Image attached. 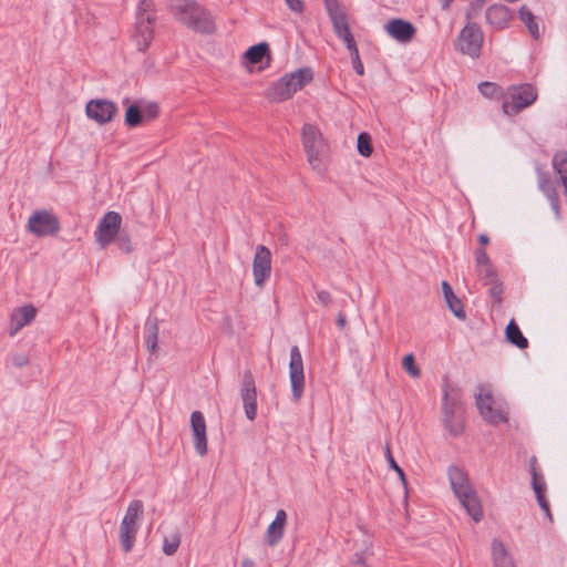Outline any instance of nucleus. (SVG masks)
Wrapping results in <instances>:
<instances>
[{
  "instance_id": "nucleus-1",
  "label": "nucleus",
  "mask_w": 567,
  "mask_h": 567,
  "mask_svg": "<svg viewBox=\"0 0 567 567\" xmlns=\"http://www.w3.org/2000/svg\"><path fill=\"white\" fill-rule=\"evenodd\" d=\"M449 480L455 496L467 514L475 522H480L483 517V508L475 489L470 484L467 473L456 465H451L449 467Z\"/></svg>"
},
{
  "instance_id": "nucleus-2",
  "label": "nucleus",
  "mask_w": 567,
  "mask_h": 567,
  "mask_svg": "<svg viewBox=\"0 0 567 567\" xmlns=\"http://www.w3.org/2000/svg\"><path fill=\"white\" fill-rule=\"evenodd\" d=\"M175 17L195 32L213 34L216 31L210 12L194 0H182L179 4L175 6Z\"/></svg>"
},
{
  "instance_id": "nucleus-3",
  "label": "nucleus",
  "mask_w": 567,
  "mask_h": 567,
  "mask_svg": "<svg viewBox=\"0 0 567 567\" xmlns=\"http://www.w3.org/2000/svg\"><path fill=\"white\" fill-rule=\"evenodd\" d=\"M156 10L153 0H140L135 13V23L132 39L138 51H146L154 37Z\"/></svg>"
},
{
  "instance_id": "nucleus-4",
  "label": "nucleus",
  "mask_w": 567,
  "mask_h": 567,
  "mask_svg": "<svg viewBox=\"0 0 567 567\" xmlns=\"http://www.w3.org/2000/svg\"><path fill=\"white\" fill-rule=\"evenodd\" d=\"M313 79V72L310 68H301L295 72L282 75L272 83L267 92V97L275 102H284L303 89Z\"/></svg>"
},
{
  "instance_id": "nucleus-5",
  "label": "nucleus",
  "mask_w": 567,
  "mask_h": 567,
  "mask_svg": "<svg viewBox=\"0 0 567 567\" xmlns=\"http://www.w3.org/2000/svg\"><path fill=\"white\" fill-rule=\"evenodd\" d=\"M458 389H450L447 383L443 385V424L453 436H458L464 431V408Z\"/></svg>"
},
{
  "instance_id": "nucleus-6",
  "label": "nucleus",
  "mask_w": 567,
  "mask_h": 567,
  "mask_svg": "<svg viewBox=\"0 0 567 567\" xmlns=\"http://www.w3.org/2000/svg\"><path fill=\"white\" fill-rule=\"evenodd\" d=\"M537 97V89L530 83L511 85L505 93L502 105L503 112L507 115H516L534 104Z\"/></svg>"
},
{
  "instance_id": "nucleus-7",
  "label": "nucleus",
  "mask_w": 567,
  "mask_h": 567,
  "mask_svg": "<svg viewBox=\"0 0 567 567\" xmlns=\"http://www.w3.org/2000/svg\"><path fill=\"white\" fill-rule=\"evenodd\" d=\"M144 505L140 499L132 501L120 525V543L124 553H130L135 544L140 528V519L143 516Z\"/></svg>"
},
{
  "instance_id": "nucleus-8",
  "label": "nucleus",
  "mask_w": 567,
  "mask_h": 567,
  "mask_svg": "<svg viewBox=\"0 0 567 567\" xmlns=\"http://www.w3.org/2000/svg\"><path fill=\"white\" fill-rule=\"evenodd\" d=\"M484 39V32L478 23H465L456 38L455 47L461 53L477 59L482 53Z\"/></svg>"
},
{
  "instance_id": "nucleus-9",
  "label": "nucleus",
  "mask_w": 567,
  "mask_h": 567,
  "mask_svg": "<svg viewBox=\"0 0 567 567\" xmlns=\"http://www.w3.org/2000/svg\"><path fill=\"white\" fill-rule=\"evenodd\" d=\"M302 144L312 168L321 166V154L324 150V141L320 130L312 124L306 123L302 127Z\"/></svg>"
},
{
  "instance_id": "nucleus-10",
  "label": "nucleus",
  "mask_w": 567,
  "mask_h": 567,
  "mask_svg": "<svg viewBox=\"0 0 567 567\" xmlns=\"http://www.w3.org/2000/svg\"><path fill=\"white\" fill-rule=\"evenodd\" d=\"M28 231L37 237L54 236L60 229L59 218L47 209H40L32 213L28 219Z\"/></svg>"
},
{
  "instance_id": "nucleus-11",
  "label": "nucleus",
  "mask_w": 567,
  "mask_h": 567,
  "mask_svg": "<svg viewBox=\"0 0 567 567\" xmlns=\"http://www.w3.org/2000/svg\"><path fill=\"white\" fill-rule=\"evenodd\" d=\"M289 379L292 400L299 402L305 392V372L303 360L298 346H292L290 349Z\"/></svg>"
},
{
  "instance_id": "nucleus-12",
  "label": "nucleus",
  "mask_w": 567,
  "mask_h": 567,
  "mask_svg": "<svg viewBox=\"0 0 567 567\" xmlns=\"http://www.w3.org/2000/svg\"><path fill=\"white\" fill-rule=\"evenodd\" d=\"M122 216L117 212H107L100 220L95 237L97 244L105 248L112 244L120 234Z\"/></svg>"
},
{
  "instance_id": "nucleus-13",
  "label": "nucleus",
  "mask_w": 567,
  "mask_h": 567,
  "mask_svg": "<svg viewBox=\"0 0 567 567\" xmlns=\"http://www.w3.org/2000/svg\"><path fill=\"white\" fill-rule=\"evenodd\" d=\"M252 276L255 285L262 289L271 276V251L264 245L256 247L252 260Z\"/></svg>"
},
{
  "instance_id": "nucleus-14",
  "label": "nucleus",
  "mask_w": 567,
  "mask_h": 567,
  "mask_svg": "<svg viewBox=\"0 0 567 567\" xmlns=\"http://www.w3.org/2000/svg\"><path fill=\"white\" fill-rule=\"evenodd\" d=\"M118 111L117 105L106 99H95L86 103L85 113L86 116L99 125L110 123Z\"/></svg>"
},
{
  "instance_id": "nucleus-15",
  "label": "nucleus",
  "mask_w": 567,
  "mask_h": 567,
  "mask_svg": "<svg viewBox=\"0 0 567 567\" xmlns=\"http://www.w3.org/2000/svg\"><path fill=\"white\" fill-rule=\"evenodd\" d=\"M240 398L243 400L245 415L249 421L257 417V389L254 375L250 370H246L243 374Z\"/></svg>"
},
{
  "instance_id": "nucleus-16",
  "label": "nucleus",
  "mask_w": 567,
  "mask_h": 567,
  "mask_svg": "<svg viewBox=\"0 0 567 567\" xmlns=\"http://www.w3.org/2000/svg\"><path fill=\"white\" fill-rule=\"evenodd\" d=\"M537 184L539 190L544 194L550 204V207L555 214L556 219L561 218L560 212V199L557 192V183L553 179L549 172L543 171L539 167L536 169Z\"/></svg>"
},
{
  "instance_id": "nucleus-17",
  "label": "nucleus",
  "mask_w": 567,
  "mask_h": 567,
  "mask_svg": "<svg viewBox=\"0 0 567 567\" xmlns=\"http://www.w3.org/2000/svg\"><path fill=\"white\" fill-rule=\"evenodd\" d=\"M475 401L482 417L487 423L496 425L508 421V413L506 411L493 406L494 400L491 393H477Z\"/></svg>"
},
{
  "instance_id": "nucleus-18",
  "label": "nucleus",
  "mask_w": 567,
  "mask_h": 567,
  "mask_svg": "<svg viewBox=\"0 0 567 567\" xmlns=\"http://www.w3.org/2000/svg\"><path fill=\"white\" fill-rule=\"evenodd\" d=\"M190 427L194 437V447L198 455L207 454V429L204 414L200 411H194L190 414Z\"/></svg>"
},
{
  "instance_id": "nucleus-19",
  "label": "nucleus",
  "mask_w": 567,
  "mask_h": 567,
  "mask_svg": "<svg viewBox=\"0 0 567 567\" xmlns=\"http://www.w3.org/2000/svg\"><path fill=\"white\" fill-rule=\"evenodd\" d=\"M384 30L400 43H409L415 37L416 28L408 20L393 18L386 22Z\"/></svg>"
},
{
  "instance_id": "nucleus-20",
  "label": "nucleus",
  "mask_w": 567,
  "mask_h": 567,
  "mask_svg": "<svg viewBox=\"0 0 567 567\" xmlns=\"http://www.w3.org/2000/svg\"><path fill=\"white\" fill-rule=\"evenodd\" d=\"M514 18L512 10L499 3L489 6L485 11L486 22L494 30H503L508 27V23Z\"/></svg>"
},
{
  "instance_id": "nucleus-21",
  "label": "nucleus",
  "mask_w": 567,
  "mask_h": 567,
  "mask_svg": "<svg viewBox=\"0 0 567 567\" xmlns=\"http://www.w3.org/2000/svg\"><path fill=\"white\" fill-rule=\"evenodd\" d=\"M287 522V514L284 509H279L276 513L275 519L267 528V544L269 546H276L284 536L285 525Z\"/></svg>"
},
{
  "instance_id": "nucleus-22",
  "label": "nucleus",
  "mask_w": 567,
  "mask_h": 567,
  "mask_svg": "<svg viewBox=\"0 0 567 567\" xmlns=\"http://www.w3.org/2000/svg\"><path fill=\"white\" fill-rule=\"evenodd\" d=\"M442 290L449 309L457 319L465 320L466 312L464 310V306L460 298L454 293L451 285L447 281L442 282Z\"/></svg>"
},
{
  "instance_id": "nucleus-23",
  "label": "nucleus",
  "mask_w": 567,
  "mask_h": 567,
  "mask_svg": "<svg viewBox=\"0 0 567 567\" xmlns=\"http://www.w3.org/2000/svg\"><path fill=\"white\" fill-rule=\"evenodd\" d=\"M37 316V309L32 305L22 306L11 315V323L14 332L29 324Z\"/></svg>"
},
{
  "instance_id": "nucleus-24",
  "label": "nucleus",
  "mask_w": 567,
  "mask_h": 567,
  "mask_svg": "<svg viewBox=\"0 0 567 567\" xmlns=\"http://www.w3.org/2000/svg\"><path fill=\"white\" fill-rule=\"evenodd\" d=\"M158 341V319L148 317L144 324V342L146 348L154 353Z\"/></svg>"
},
{
  "instance_id": "nucleus-25",
  "label": "nucleus",
  "mask_w": 567,
  "mask_h": 567,
  "mask_svg": "<svg viewBox=\"0 0 567 567\" xmlns=\"http://www.w3.org/2000/svg\"><path fill=\"white\" fill-rule=\"evenodd\" d=\"M494 567H515L512 557L508 555L505 545L497 539L492 543Z\"/></svg>"
},
{
  "instance_id": "nucleus-26",
  "label": "nucleus",
  "mask_w": 567,
  "mask_h": 567,
  "mask_svg": "<svg viewBox=\"0 0 567 567\" xmlns=\"http://www.w3.org/2000/svg\"><path fill=\"white\" fill-rule=\"evenodd\" d=\"M506 340L518 349H526L528 340L522 333L518 324L514 319H511L505 329Z\"/></svg>"
},
{
  "instance_id": "nucleus-27",
  "label": "nucleus",
  "mask_w": 567,
  "mask_h": 567,
  "mask_svg": "<svg viewBox=\"0 0 567 567\" xmlns=\"http://www.w3.org/2000/svg\"><path fill=\"white\" fill-rule=\"evenodd\" d=\"M269 45L266 42H261L255 45H251L246 52H245V59L250 64H258L260 63L265 58H269Z\"/></svg>"
},
{
  "instance_id": "nucleus-28",
  "label": "nucleus",
  "mask_w": 567,
  "mask_h": 567,
  "mask_svg": "<svg viewBox=\"0 0 567 567\" xmlns=\"http://www.w3.org/2000/svg\"><path fill=\"white\" fill-rule=\"evenodd\" d=\"M519 18L523 21V23L526 25L528 32L534 39H539L540 32L539 27L536 21V17L533 14V12L526 7L523 6L519 9Z\"/></svg>"
},
{
  "instance_id": "nucleus-29",
  "label": "nucleus",
  "mask_w": 567,
  "mask_h": 567,
  "mask_svg": "<svg viewBox=\"0 0 567 567\" xmlns=\"http://www.w3.org/2000/svg\"><path fill=\"white\" fill-rule=\"evenodd\" d=\"M144 122L143 110L137 103L131 104L125 111L124 123L127 127H136Z\"/></svg>"
},
{
  "instance_id": "nucleus-30",
  "label": "nucleus",
  "mask_w": 567,
  "mask_h": 567,
  "mask_svg": "<svg viewBox=\"0 0 567 567\" xmlns=\"http://www.w3.org/2000/svg\"><path fill=\"white\" fill-rule=\"evenodd\" d=\"M478 91L483 96L488 97V99H495V100L502 99L504 101V97H505V93H504L502 86H499L497 83H494V82L485 81V82L480 83Z\"/></svg>"
},
{
  "instance_id": "nucleus-31",
  "label": "nucleus",
  "mask_w": 567,
  "mask_h": 567,
  "mask_svg": "<svg viewBox=\"0 0 567 567\" xmlns=\"http://www.w3.org/2000/svg\"><path fill=\"white\" fill-rule=\"evenodd\" d=\"M551 165L559 181L567 176V151H557L553 156Z\"/></svg>"
},
{
  "instance_id": "nucleus-32",
  "label": "nucleus",
  "mask_w": 567,
  "mask_h": 567,
  "mask_svg": "<svg viewBox=\"0 0 567 567\" xmlns=\"http://www.w3.org/2000/svg\"><path fill=\"white\" fill-rule=\"evenodd\" d=\"M358 152L363 157H369L373 153L372 140L369 133L361 132L358 135L357 143Z\"/></svg>"
},
{
  "instance_id": "nucleus-33",
  "label": "nucleus",
  "mask_w": 567,
  "mask_h": 567,
  "mask_svg": "<svg viewBox=\"0 0 567 567\" xmlns=\"http://www.w3.org/2000/svg\"><path fill=\"white\" fill-rule=\"evenodd\" d=\"M181 545V536L173 534L169 537L165 536L163 539V551L167 556L174 555Z\"/></svg>"
},
{
  "instance_id": "nucleus-34",
  "label": "nucleus",
  "mask_w": 567,
  "mask_h": 567,
  "mask_svg": "<svg viewBox=\"0 0 567 567\" xmlns=\"http://www.w3.org/2000/svg\"><path fill=\"white\" fill-rule=\"evenodd\" d=\"M333 25L334 33L346 32L349 29L348 18L344 11L329 16Z\"/></svg>"
},
{
  "instance_id": "nucleus-35",
  "label": "nucleus",
  "mask_w": 567,
  "mask_h": 567,
  "mask_svg": "<svg viewBox=\"0 0 567 567\" xmlns=\"http://www.w3.org/2000/svg\"><path fill=\"white\" fill-rule=\"evenodd\" d=\"M476 271L484 285L498 279L493 264L478 267Z\"/></svg>"
},
{
  "instance_id": "nucleus-36",
  "label": "nucleus",
  "mask_w": 567,
  "mask_h": 567,
  "mask_svg": "<svg viewBox=\"0 0 567 567\" xmlns=\"http://www.w3.org/2000/svg\"><path fill=\"white\" fill-rule=\"evenodd\" d=\"M402 367L413 378H417L421 374L420 368L415 364V358L413 353L404 355L402 360Z\"/></svg>"
},
{
  "instance_id": "nucleus-37",
  "label": "nucleus",
  "mask_w": 567,
  "mask_h": 567,
  "mask_svg": "<svg viewBox=\"0 0 567 567\" xmlns=\"http://www.w3.org/2000/svg\"><path fill=\"white\" fill-rule=\"evenodd\" d=\"M485 286H488V293L489 296L497 302L502 303L503 301V293H504V287L499 279H496L492 282L486 284Z\"/></svg>"
},
{
  "instance_id": "nucleus-38",
  "label": "nucleus",
  "mask_w": 567,
  "mask_h": 567,
  "mask_svg": "<svg viewBox=\"0 0 567 567\" xmlns=\"http://www.w3.org/2000/svg\"><path fill=\"white\" fill-rule=\"evenodd\" d=\"M483 7V4L476 2L475 0H471L470 4L465 10L466 23L475 22L474 20L480 16Z\"/></svg>"
},
{
  "instance_id": "nucleus-39",
  "label": "nucleus",
  "mask_w": 567,
  "mask_h": 567,
  "mask_svg": "<svg viewBox=\"0 0 567 567\" xmlns=\"http://www.w3.org/2000/svg\"><path fill=\"white\" fill-rule=\"evenodd\" d=\"M385 457H386V461H388L390 467L398 473L401 482L405 486L406 485L405 474H404L403 470L396 464L394 457L392 456V453H391V450H390L389 445H386V447H385Z\"/></svg>"
},
{
  "instance_id": "nucleus-40",
  "label": "nucleus",
  "mask_w": 567,
  "mask_h": 567,
  "mask_svg": "<svg viewBox=\"0 0 567 567\" xmlns=\"http://www.w3.org/2000/svg\"><path fill=\"white\" fill-rule=\"evenodd\" d=\"M116 244L118 246V248L125 252V254H130L132 251V245H131V239H130V236L125 233H120L117 236H116Z\"/></svg>"
},
{
  "instance_id": "nucleus-41",
  "label": "nucleus",
  "mask_w": 567,
  "mask_h": 567,
  "mask_svg": "<svg viewBox=\"0 0 567 567\" xmlns=\"http://www.w3.org/2000/svg\"><path fill=\"white\" fill-rule=\"evenodd\" d=\"M474 257H475L476 268L492 264V261L484 248H477L474 251Z\"/></svg>"
},
{
  "instance_id": "nucleus-42",
  "label": "nucleus",
  "mask_w": 567,
  "mask_h": 567,
  "mask_svg": "<svg viewBox=\"0 0 567 567\" xmlns=\"http://www.w3.org/2000/svg\"><path fill=\"white\" fill-rule=\"evenodd\" d=\"M159 107L156 103H148L143 110L144 120L151 121L157 117Z\"/></svg>"
},
{
  "instance_id": "nucleus-43",
  "label": "nucleus",
  "mask_w": 567,
  "mask_h": 567,
  "mask_svg": "<svg viewBox=\"0 0 567 567\" xmlns=\"http://www.w3.org/2000/svg\"><path fill=\"white\" fill-rule=\"evenodd\" d=\"M532 486L536 496L545 495L546 483L544 482L543 476L532 478Z\"/></svg>"
},
{
  "instance_id": "nucleus-44",
  "label": "nucleus",
  "mask_w": 567,
  "mask_h": 567,
  "mask_svg": "<svg viewBox=\"0 0 567 567\" xmlns=\"http://www.w3.org/2000/svg\"><path fill=\"white\" fill-rule=\"evenodd\" d=\"M12 365L16 368H23L29 364L30 359L29 355L25 353H16L11 357Z\"/></svg>"
},
{
  "instance_id": "nucleus-45",
  "label": "nucleus",
  "mask_w": 567,
  "mask_h": 567,
  "mask_svg": "<svg viewBox=\"0 0 567 567\" xmlns=\"http://www.w3.org/2000/svg\"><path fill=\"white\" fill-rule=\"evenodd\" d=\"M323 1H324V6H326V9H327V12L329 16H332V14L343 11L339 0H323Z\"/></svg>"
},
{
  "instance_id": "nucleus-46",
  "label": "nucleus",
  "mask_w": 567,
  "mask_h": 567,
  "mask_svg": "<svg viewBox=\"0 0 567 567\" xmlns=\"http://www.w3.org/2000/svg\"><path fill=\"white\" fill-rule=\"evenodd\" d=\"M337 37L340 38L346 43L347 48L357 44L355 40L350 31V28L347 29L346 32L343 31L341 33H337Z\"/></svg>"
},
{
  "instance_id": "nucleus-47",
  "label": "nucleus",
  "mask_w": 567,
  "mask_h": 567,
  "mask_svg": "<svg viewBox=\"0 0 567 567\" xmlns=\"http://www.w3.org/2000/svg\"><path fill=\"white\" fill-rule=\"evenodd\" d=\"M317 300L320 302L323 307H328L332 302V296L327 290H319L317 292Z\"/></svg>"
},
{
  "instance_id": "nucleus-48",
  "label": "nucleus",
  "mask_w": 567,
  "mask_h": 567,
  "mask_svg": "<svg viewBox=\"0 0 567 567\" xmlns=\"http://www.w3.org/2000/svg\"><path fill=\"white\" fill-rule=\"evenodd\" d=\"M289 9L296 13H301L305 9L301 0H285Z\"/></svg>"
},
{
  "instance_id": "nucleus-49",
  "label": "nucleus",
  "mask_w": 567,
  "mask_h": 567,
  "mask_svg": "<svg viewBox=\"0 0 567 567\" xmlns=\"http://www.w3.org/2000/svg\"><path fill=\"white\" fill-rule=\"evenodd\" d=\"M537 466H538L537 457L535 455H533L529 458V472H530L532 478L542 476L538 473V467Z\"/></svg>"
},
{
  "instance_id": "nucleus-50",
  "label": "nucleus",
  "mask_w": 567,
  "mask_h": 567,
  "mask_svg": "<svg viewBox=\"0 0 567 567\" xmlns=\"http://www.w3.org/2000/svg\"><path fill=\"white\" fill-rule=\"evenodd\" d=\"M351 63H352V68H353L354 72L358 75L364 74V66H363L361 59H354V61H352Z\"/></svg>"
},
{
  "instance_id": "nucleus-51",
  "label": "nucleus",
  "mask_w": 567,
  "mask_h": 567,
  "mask_svg": "<svg viewBox=\"0 0 567 567\" xmlns=\"http://www.w3.org/2000/svg\"><path fill=\"white\" fill-rule=\"evenodd\" d=\"M347 324L346 316L342 312H339L337 316V326L339 329L343 330Z\"/></svg>"
},
{
  "instance_id": "nucleus-52",
  "label": "nucleus",
  "mask_w": 567,
  "mask_h": 567,
  "mask_svg": "<svg viewBox=\"0 0 567 567\" xmlns=\"http://www.w3.org/2000/svg\"><path fill=\"white\" fill-rule=\"evenodd\" d=\"M350 52L351 62L354 61V59H360L359 50L357 44L347 48Z\"/></svg>"
},
{
  "instance_id": "nucleus-53",
  "label": "nucleus",
  "mask_w": 567,
  "mask_h": 567,
  "mask_svg": "<svg viewBox=\"0 0 567 567\" xmlns=\"http://www.w3.org/2000/svg\"><path fill=\"white\" fill-rule=\"evenodd\" d=\"M539 507L545 513V515L551 520L553 517H551V512H550L549 503L548 502L547 503H542V504H539Z\"/></svg>"
},
{
  "instance_id": "nucleus-54",
  "label": "nucleus",
  "mask_w": 567,
  "mask_h": 567,
  "mask_svg": "<svg viewBox=\"0 0 567 567\" xmlns=\"http://www.w3.org/2000/svg\"><path fill=\"white\" fill-rule=\"evenodd\" d=\"M539 507L545 513V515L551 520L553 517H551V512H550L549 503L548 502L547 503H542V504H539Z\"/></svg>"
},
{
  "instance_id": "nucleus-55",
  "label": "nucleus",
  "mask_w": 567,
  "mask_h": 567,
  "mask_svg": "<svg viewBox=\"0 0 567 567\" xmlns=\"http://www.w3.org/2000/svg\"><path fill=\"white\" fill-rule=\"evenodd\" d=\"M478 243L482 245V246H486L488 243H489V238L486 234H481L478 236Z\"/></svg>"
},
{
  "instance_id": "nucleus-56",
  "label": "nucleus",
  "mask_w": 567,
  "mask_h": 567,
  "mask_svg": "<svg viewBox=\"0 0 567 567\" xmlns=\"http://www.w3.org/2000/svg\"><path fill=\"white\" fill-rule=\"evenodd\" d=\"M241 567H256V565L252 559L244 558L241 561Z\"/></svg>"
},
{
  "instance_id": "nucleus-57",
  "label": "nucleus",
  "mask_w": 567,
  "mask_h": 567,
  "mask_svg": "<svg viewBox=\"0 0 567 567\" xmlns=\"http://www.w3.org/2000/svg\"><path fill=\"white\" fill-rule=\"evenodd\" d=\"M454 0H442V3H441V7L443 10H449L450 7H451V3L453 2Z\"/></svg>"
},
{
  "instance_id": "nucleus-58",
  "label": "nucleus",
  "mask_w": 567,
  "mask_h": 567,
  "mask_svg": "<svg viewBox=\"0 0 567 567\" xmlns=\"http://www.w3.org/2000/svg\"><path fill=\"white\" fill-rule=\"evenodd\" d=\"M536 499H537L538 505L542 504V503H547L548 502L546 499L545 495L536 496Z\"/></svg>"
}]
</instances>
